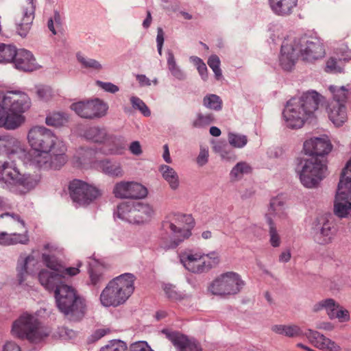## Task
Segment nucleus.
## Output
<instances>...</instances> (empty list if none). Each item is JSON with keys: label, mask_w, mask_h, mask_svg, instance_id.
I'll list each match as a JSON object with an SVG mask.
<instances>
[{"label": "nucleus", "mask_w": 351, "mask_h": 351, "mask_svg": "<svg viewBox=\"0 0 351 351\" xmlns=\"http://www.w3.org/2000/svg\"><path fill=\"white\" fill-rule=\"evenodd\" d=\"M128 347L125 342L120 340H112L103 346L100 351H127Z\"/></svg>", "instance_id": "nucleus-46"}, {"label": "nucleus", "mask_w": 351, "mask_h": 351, "mask_svg": "<svg viewBox=\"0 0 351 351\" xmlns=\"http://www.w3.org/2000/svg\"><path fill=\"white\" fill-rule=\"evenodd\" d=\"M164 35L165 34L162 29L161 27H158L156 42L158 53L160 55L162 54V48L164 43Z\"/></svg>", "instance_id": "nucleus-60"}, {"label": "nucleus", "mask_w": 351, "mask_h": 351, "mask_svg": "<svg viewBox=\"0 0 351 351\" xmlns=\"http://www.w3.org/2000/svg\"><path fill=\"white\" fill-rule=\"evenodd\" d=\"M40 180L38 174H21L12 162H4L0 166V180L17 187L20 193H26L35 188Z\"/></svg>", "instance_id": "nucleus-11"}, {"label": "nucleus", "mask_w": 351, "mask_h": 351, "mask_svg": "<svg viewBox=\"0 0 351 351\" xmlns=\"http://www.w3.org/2000/svg\"><path fill=\"white\" fill-rule=\"evenodd\" d=\"M154 213L148 204L142 202H123L117 206V216L132 223H141L150 219Z\"/></svg>", "instance_id": "nucleus-14"}, {"label": "nucleus", "mask_w": 351, "mask_h": 351, "mask_svg": "<svg viewBox=\"0 0 351 351\" xmlns=\"http://www.w3.org/2000/svg\"><path fill=\"white\" fill-rule=\"evenodd\" d=\"M16 69L23 71H32L36 69V59L32 53L26 49L16 51V55L12 61Z\"/></svg>", "instance_id": "nucleus-27"}, {"label": "nucleus", "mask_w": 351, "mask_h": 351, "mask_svg": "<svg viewBox=\"0 0 351 351\" xmlns=\"http://www.w3.org/2000/svg\"><path fill=\"white\" fill-rule=\"evenodd\" d=\"M89 278L90 284L96 287H100L106 280L103 272L97 269L89 270Z\"/></svg>", "instance_id": "nucleus-44"}, {"label": "nucleus", "mask_w": 351, "mask_h": 351, "mask_svg": "<svg viewBox=\"0 0 351 351\" xmlns=\"http://www.w3.org/2000/svg\"><path fill=\"white\" fill-rule=\"evenodd\" d=\"M55 296L59 311L70 320L81 319L86 312L85 300L72 287L59 283L55 287Z\"/></svg>", "instance_id": "nucleus-6"}, {"label": "nucleus", "mask_w": 351, "mask_h": 351, "mask_svg": "<svg viewBox=\"0 0 351 351\" xmlns=\"http://www.w3.org/2000/svg\"><path fill=\"white\" fill-rule=\"evenodd\" d=\"M208 149L201 147L199 154L197 158V163L199 166H204L208 162Z\"/></svg>", "instance_id": "nucleus-59"}, {"label": "nucleus", "mask_w": 351, "mask_h": 351, "mask_svg": "<svg viewBox=\"0 0 351 351\" xmlns=\"http://www.w3.org/2000/svg\"><path fill=\"white\" fill-rule=\"evenodd\" d=\"M267 223L269 226V243L272 247H278L281 244V239L276 226L273 219L269 216H267Z\"/></svg>", "instance_id": "nucleus-36"}, {"label": "nucleus", "mask_w": 351, "mask_h": 351, "mask_svg": "<svg viewBox=\"0 0 351 351\" xmlns=\"http://www.w3.org/2000/svg\"><path fill=\"white\" fill-rule=\"evenodd\" d=\"M136 80L138 82L140 86H141L151 85L150 80L148 77H147L145 75H137Z\"/></svg>", "instance_id": "nucleus-64"}, {"label": "nucleus", "mask_w": 351, "mask_h": 351, "mask_svg": "<svg viewBox=\"0 0 351 351\" xmlns=\"http://www.w3.org/2000/svg\"><path fill=\"white\" fill-rule=\"evenodd\" d=\"M97 168L104 174L112 178H122L124 171L119 162L105 159L97 162Z\"/></svg>", "instance_id": "nucleus-29"}, {"label": "nucleus", "mask_w": 351, "mask_h": 351, "mask_svg": "<svg viewBox=\"0 0 351 351\" xmlns=\"http://www.w3.org/2000/svg\"><path fill=\"white\" fill-rule=\"evenodd\" d=\"M10 159L22 158L26 156L25 145L17 138L6 134L0 135V155Z\"/></svg>", "instance_id": "nucleus-23"}, {"label": "nucleus", "mask_w": 351, "mask_h": 351, "mask_svg": "<svg viewBox=\"0 0 351 351\" xmlns=\"http://www.w3.org/2000/svg\"><path fill=\"white\" fill-rule=\"evenodd\" d=\"M10 240L12 241L10 245H16L18 243L26 244L29 241V237L27 234H10Z\"/></svg>", "instance_id": "nucleus-54"}, {"label": "nucleus", "mask_w": 351, "mask_h": 351, "mask_svg": "<svg viewBox=\"0 0 351 351\" xmlns=\"http://www.w3.org/2000/svg\"><path fill=\"white\" fill-rule=\"evenodd\" d=\"M5 217L8 218L9 221L14 222L19 226V228H24L25 223L20 219V217L18 215L10 214L8 213L0 215V218H3Z\"/></svg>", "instance_id": "nucleus-57"}, {"label": "nucleus", "mask_w": 351, "mask_h": 351, "mask_svg": "<svg viewBox=\"0 0 351 351\" xmlns=\"http://www.w3.org/2000/svg\"><path fill=\"white\" fill-rule=\"evenodd\" d=\"M208 64L214 72L217 80H219L222 76V73L219 67L220 60L219 57L217 55L210 56L208 60Z\"/></svg>", "instance_id": "nucleus-48"}, {"label": "nucleus", "mask_w": 351, "mask_h": 351, "mask_svg": "<svg viewBox=\"0 0 351 351\" xmlns=\"http://www.w3.org/2000/svg\"><path fill=\"white\" fill-rule=\"evenodd\" d=\"M228 141L233 147L241 148L247 144V139L245 135L229 134Z\"/></svg>", "instance_id": "nucleus-50"}, {"label": "nucleus", "mask_w": 351, "mask_h": 351, "mask_svg": "<svg viewBox=\"0 0 351 351\" xmlns=\"http://www.w3.org/2000/svg\"><path fill=\"white\" fill-rule=\"evenodd\" d=\"M163 290L167 297L173 301L180 300L184 299L185 295L178 291L176 286L171 284H166L163 287Z\"/></svg>", "instance_id": "nucleus-42"}, {"label": "nucleus", "mask_w": 351, "mask_h": 351, "mask_svg": "<svg viewBox=\"0 0 351 351\" xmlns=\"http://www.w3.org/2000/svg\"><path fill=\"white\" fill-rule=\"evenodd\" d=\"M3 351H21V349L16 343L8 341L4 346Z\"/></svg>", "instance_id": "nucleus-63"}, {"label": "nucleus", "mask_w": 351, "mask_h": 351, "mask_svg": "<svg viewBox=\"0 0 351 351\" xmlns=\"http://www.w3.org/2000/svg\"><path fill=\"white\" fill-rule=\"evenodd\" d=\"M271 10L278 15L287 16L292 13L298 0H269Z\"/></svg>", "instance_id": "nucleus-30"}, {"label": "nucleus", "mask_w": 351, "mask_h": 351, "mask_svg": "<svg viewBox=\"0 0 351 351\" xmlns=\"http://www.w3.org/2000/svg\"><path fill=\"white\" fill-rule=\"evenodd\" d=\"M42 257L46 266L51 271L43 269L39 273L38 279L41 285L47 289L53 290L58 284L62 282V274L58 272L60 266L53 256L43 254Z\"/></svg>", "instance_id": "nucleus-20"}, {"label": "nucleus", "mask_w": 351, "mask_h": 351, "mask_svg": "<svg viewBox=\"0 0 351 351\" xmlns=\"http://www.w3.org/2000/svg\"><path fill=\"white\" fill-rule=\"evenodd\" d=\"M112 142L114 145L109 149V152L113 154H122L123 151L125 149V143L123 140L121 138H114Z\"/></svg>", "instance_id": "nucleus-53"}, {"label": "nucleus", "mask_w": 351, "mask_h": 351, "mask_svg": "<svg viewBox=\"0 0 351 351\" xmlns=\"http://www.w3.org/2000/svg\"><path fill=\"white\" fill-rule=\"evenodd\" d=\"M97 84L102 89L111 93H115L118 92L119 90V87L117 85H114L110 82H103L101 81H97Z\"/></svg>", "instance_id": "nucleus-58"}, {"label": "nucleus", "mask_w": 351, "mask_h": 351, "mask_svg": "<svg viewBox=\"0 0 351 351\" xmlns=\"http://www.w3.org/2000/svg\"><path fill=\"white\" fill-rule=\"evenodd\" d=\"M71 110L82 118L94 119L104 117L108 111V104L99 99L80 101L71 106Z\"/></svg>", "instance_id": "nucleus-18"}, {"label": "nucleus", "mask_w": 351, "mask_h": 351, "mask_svg": "<svg viewBox=\"0 0 351 351\" xmlns=\"http://www.w3.org/2000/svg\"><path fill=\"white\" fill-rule=\"evenodd\" d=\"M334 213L341 218L351 216V159L341 174L334 203Z\"/></svg>", "instance_id": "nucleus-12"}, {"label": "nucleus", "mask_w": 351, "mask_h": 351, "mask_svg": "<svg viewBox=\"0 0 351 351\" xmlns=\"http://www.w3.org/2000/svg\"><path fill=\"white\" fill-rule=\"evenodd\" d=\"M252 171L251 167L245 162H238L231 170L230 176L232 180H239L245 174L250 173Z\"/></svg>", "instance_id": "nucleus-37"}, {"label": "nucleus", "mask_w": 351, "mask_h": 351, "mask_svg": "<svg viewBox=\"0 0 351 351\" xmlns=\"http://www.w3.org/2000/svg\"><path fill=\"white\" fill-rule=\"evenodd\" d=\"M163 179L169 184V187L175 191L180 186L179 177L177 172L170 166L163 165L159 168Z\"/></svg>", "instance_id": "nucleus-31"}, {"label": "nucleus", "mask_w": 351, "mask_h": 351, "mask_svg": "<svg viewBox=\"0 0 351 351\" xmlns=\"http://www.w3.org/2000/svg\"><path fill=\"white\" fill-rule=\"evenodd\" d=\"M28 142L33 149L56 153V157L61 161L66 154V145L49 129L36 126L30 129L27 135Z\"/></svg>", "instance_id": "nucleus-8"}, {"label": "nucleus", "mask_w": 351, "mask_h": 351, "mask_svg": "<svg viewBox=\"0 0 351 351\" xmlns=\"http://www.w3.org/2000/svg\"><path fill=\"white\" fill-rule=\"evenodd\" d=\"M204 105L210 109L219 110L221 108L222 101L219 96L211 94L204 98Z\"/></svg>", "instance_id": "nucleus-43"}, {"label": "nucleus", "mask_w": 351, "mask_h": 351, "mask_svg": "<svg viewBox=\"0 0 351 351\" xmlns=\"http://www.w3.org/2000/svg\"><path fill=\"white\" fill-rule=\"evenodd\" d=\"M326 71L328 73H341L343 69L339 65V62L334 58H329L326 64Z\"/></svg>", "instance_id": "nucleus-52"}, {"label": "nucleus", "mask_w": 351, "mask_h": 351, "mask_svg": "<svg viewBox=\"0 0 351 351\" xmlns=\"http://www.w3.org/2000/svg\"><path fill=\"white\" fill-rule=\"evenodd\" d=\"M36 94L40 99L43 101H48L52 98L53 92L51 87L47 86H41L37 88Z\"/></svg>", "instance_id": "nucleus-51"}, {"label": "nucleus", "mask_w": 351, "mask_h": 351, "mask_svg": "<svg viewBox=\"0 0 351 351\" xmlns=\"http://www.w3.org/2000/svg\"><path fill=\"white\" fill-rule=\"evenodd\" d=\"M135 277L125 273L110 280L100 294L101 304L106 307H117L124 304L134 291Z\"/></svg>", "instance_id": "nucleus-5"}, {"label": "nucleus", "mask_w": 351, "mask_h": 351, "mask_svg": "<svg viewBox=\"0 0 351 351\" xmlns=\"http://www.w3.org/2000/svg\"><path fill=\"white\" fill-rule=\"evenodd\" d=\"M293 40L304 61L312 62L324 57L325 49L319 38L304 36Z\"/></svg>", "instance_id": "nucleus-15"}, {"label": "nucleus", "mask_w": 351, "mask_h": 351, "mask_svg": "<svg viewBox=\"0 0 351 351\" xmlns=\"http://www.w3.org/2000/svg\"><path fill=\"white\" fill-rule=\"evenodd\" d=\"M214 121L213 114L208 113L203 114L199 113L197 116V119L193 122V126L194 128H202L212 123Z\"/></svg>", "instance_id": "nucleus-45"}, {"label": "nucleus", "mask_w": 351, "mask_h": 351, "mask_svg": "<svg viewBox=\"0 0 351 351\" xmlns=\"http://www.w3.org/2000/svg\"><path fill=\"white\" fill-rule=\"evenodd\" d=\"M68 121L67 117L60 112H53L46 117V124L49 126L59 127Z\"/></svg>", "instance_id": "nucleus-41"}, {"label": "nucleus", "mask_w": 351, "mask_h": 351, "mask_svg": "<svg viewBox=\"0 0 351 351\" xmlns=\"http://www.w3.org/2000/svg\"><path fill=\"white\" fill-rule=\"evenodd\" d=\"M323 309L326 310L330 319H337L339 322H347L350 319V312L332 298L322 300L315 304L313 307V311L315 313Z\"/></svg>", "instance_id": "nucleus-21"}, {"label": "nucleus", "mask_w": 351, "mask_h": 351, "mask_svg": "<svg viewBox=\"0 0 351 351\" xmlns=\"http://www.w3.org/2000/svg\"><path fill=\"white\" fill-rule=\"evenodd\" d=\"M49 327L45 326L37 315L27 312L22 313L12 324L11 335L16 339L39 344L51 334Z\"/></svg>", "instance_id": "nucleus-4"}, {"label": "nucleus", "mask_w": 351, "mask_h": 351, "mask_svg": "<svg viewBox=\"0 0 351 351\" xmlns=\"http://www.w3.org/2000/svg\"><path fill=\"white\" fill-rule=\"evenodd\" d=\"M35 10V0H24L15 13L16 32L21 36L25 37L29 32L34 19Z\"/></svg>", "instance_id": "nucleus-19"}, {"label": "nucleus", "mask_w": 351, "mask_h": 351, "mask_svg": "<svg viewBox=\"0 0 351 351\" xmlns=\"http://www.w3.org/2000/svg\"><path fill=\"white\" fill-rule=\"evenodd\" d=\"M194 224V219L191 215H168L162 222L159 248L165 251L176 249L191 236Z\"/></svg>", "instance_id": "nucleus-1"}, {"label": "nucleus", "mask_w": 351, "mask_h": 351, "mask_svg": "<svg viewBox=\"0 0 351 351\" xmlns=\"http://www.w3.org/2000/svg\"><path fill=\"white\" fill-rule=\"evenodd\" d=\"M316 328L326 331H332L335 328L333 324L328 322H322L317 324Z\"/></svg>", "instance_id": "nucleus-62"}, {"label": "nucleus", "mask_w": 351, "mask_h": 351, "mask_svg": "<svg viewBox=\"0 0 351 351\" xmlns=\"http://www.w3.org/2000/svg\"><path fill=\"white\" fill-rule=\"evenodd\" d=\"M162 332L172 343L178 351H202L199 343L193 339L178 332L163 329Z\"/></svg>", "instance_id": "nucleus-24"}, {"label": "nucleus", "mask_w": 351, "mask_h": 351, "mask_svg": "<svg viewBox=\"0 0 351 351\" xmlns=\"http://www.w3.org/2000/svg\"><path fill=\"white\" fill-rule=\"evenodd\" d=\"M129 149L132 154L136 156H138L142 153L141 146L138 141L132 142L130 145Z\"/></svg>", "instance_id": "nucleus-61"}, {"label": "nucleus", "mask_w": 351, "mask_h": 351, "mask_svg": "<svg viewBox=\"0 0 351 351\" xmlns=\"http://www.w3.org/2000/svg\"><path fill=\"white\" fill-rule=\"evenodd\" d=\"M332 149L330 141L326 138H311L304 143V152L306 156L320 157L328 154Z\"/></svg>", "instance_id": "nucleus-26"}, {"label": "nucleus", "mask_w": 351, "mask_h": 351, "mask_svg": "<svg viewBox=\"0 0 351 351\" xmlns=\"http://www.w3.org/2000/svg\"><path fill=\"white\" fill-rule=\"evenodd\" d=\"M329 90L333 95V100L332 101H337L339 103L343 104L346 101L350 95L351 83L341 87L330 86L329 87Z\"/></svg>", "instance_id": "nucleus-34"}, {"label": "nucleus", "mask_w": 351, "mask_h": 351, "mask_svg": "<svg viewBox=\"0 0 351 351\" xmlns=\"http://www.w3.org/2000/svg\"><path fill=\"white\" fill-rule=\"evenodd\" d=\"M77 59L82 66L87 69L99 71L102 69L101 64L95 59L84 56L81 53L77 54Z\"/></svg>", "instance_id": "nucleus-40"}, {"label": "nucleus", "mask_w": 351, "mask_h": 351, "mask_svg": "<svg viewBox=\"0 0 351 351\" xmlns=\"http://www.w3.org/2000/svg\"><path fill=\"white\" fill-rule=\"evenodd\" d=\"M81 265H82V263H77L76 267H67L66 269H62L60 267L58 272H60V274H62V282L63 281V279H64L65 275H68L69 276H73L78 274L80 273L79 267H81Z\"/></svg>", "instance_id": "nucleus-55"}, {"label": "nucleus", "mask_w": 351, "mask_h": 351, "mask_svg": "<svg viewBox=\"0 0 351 351\" xmlns=\"http://www.w3.org/2000/svg\"><path fill=\"white\" fill-rule=\"evenodd\" d=\"M69 189L71 198L80 206H87L101 195L99 189L80 180L71 182Z\"/></svg>", "instance_id": "nucleus-17"}, {"label": "nucleus", "mask_w": 351, "mask_h": 351, "mask_svg": "<svg viewBox=\"0 0 351 351\" xmlns=\"http://www.w3.org/2000/svg\"><path fill=\"white\" fill-rule=\"evenodd\" d=\"M320 97L317 92L308 91L298 98L289 99L282 112L287 127L301 128L306 121L314 117L318 110Z\"/></svg>", "instance_id": "nucleus-2"}, {"label": "nucleus", "mask_w": 351, "mask_h": 351, "mask_svg": "<svg viewBox=\"0 0 351 351\" xmlns=\"http://www.w3.org/2000/svg\"><path fill=\"white\" fill-rule=\"evenodd\" d=\"M14 45L0 43V63L11 62L16 55Z\"/></svg>", "instance_id": "nucleus-35"}, {"label": "nucleus", "mask_w": 351, "mask_h": 351, "mask_svg": "<svg viewBox=\"0 0 351 351\" xmlns=\"http://www.w3.org/2000/svg\"><path fill=\"white\" fill-rule=\"evenodd\" d=\"M30 106L29 98L24 93L0 90V128L15 130L25 121V112Z\"/></svg>", "instance_id": "nucleus-3"}, {"label": "nucleus", "mask_w": 351, "mask_h": 351, "mask_svg": "<svg viewBox=\"0 0 351 351\" xmlns=\"http://www.w3.org/2000/svg\"><path fill=\"white\" fill-rule=\"evenodd\" d=\"M244 285V281L239 274L227 271L215 278L210 284L208 289L213 295H232L239 293Z\"/></svg>", "instance_id": "nucleus-13"}, {"label": "nucleus", "mask_w": 351, "mask_h": 351, "mask_svg": "<svg viewBox=\"0 0 351 351\" xmlns=\"http://www.w3.org/2000/svg\"><path fill=\"white\" fill-rule=\"evenodd\" d=\"M130 351H154L146 341H136L130 346Z\"/></svg>", "instance_id": "nucleus-56"}, {"label": "nucleus", "mask_w": 351, "mask_h": 351, "mask_svg": "<svg viewBox=\"0 0 351 351\" xmlns=\"http://www.w3.org/2000/svg\"><path fill=\"white\" fill-rule=\"evenodd\" d=\"M167 62L168 69L173 77L179 80L185 79V74L177 65L174 56L171 51L168 52Z\"/></svg>", "instance_id": "nucleus-39"}, {"label": "nucleus", "mask_w": 351, "mask_h": 351, "mask_svg": "<svg viewBox=\"0 0 351 351\" xmlns=\"http://www.w3.org/2000/svg\"><path fill=\"white\" fill-rule=\"evenodd\" d=\"M332 224L328 221L323 223L319 232L317 233L316 239L319 244L325 245L331 240Z\"/></svg>", "instance_id": "nucleus-38"}, {"label": "nucleus", "mask_w": 351, "mask_h": 351, "mask_svg": "<svg viewBox=\"0 0 351 351\" xmlns=\"http://www.w3.org/2000/svg\"><path fill=\"white\" fill-rule=\"evenodd\" d=\"M84 136L88 141L101 143L107 138V132L104 128L93 126L84 131Z\"/></svg>", "instance_id": "nucleus-33"}, {"label": "nucleus", "mask_w": 351, "mask_h": 351, "mask_svg": "<svg viewBox=\"0 0 351 351\" xmlns=\"http://www.w3.org/2000/svg\"><path fill=\"white\" fill-rule=\"evenodd\" d=\"M55 154L56 153H51V152L32 149L29 152H26V156L20 159L24 160L25 162H29L30 165L40 169H56L60 168L66 163L67 157L66 154H64L60 161L58 160V157H56Z\"/></svg>", "instance_id": "nucleus-16"}, {"label": "nucleus", "mask_w": 351, "mask_h": 351, "mask_svg": "<svg viewBox=\"0 0 351 351\" xmlns=\"http://www.w3.org/2000/svg\"><path fill=\"white\" fill-rule=\"evenodd\" d=\"M113 193L116 197L141 199L147 196V190L138 182L121 181L114 185Z\"/></svg>", "instance_id": "nucleus-22"}, {"label": "nucleus", "mask_w": 351, "mask_h": 351, "mask_svg": "<svg viewBox=\"0 0 351 351\" xmlns=\"http://www.w3.org/2000/svg\"><path fill=\"white\" fill-rule=\"evenodd\" d=\"M329 119L337 127L341 126L347 121L346 107L343 104L330 101L327 107Z\"/></svg>", "instance_id": "nucleus-28"}, {"label": "nucleus", "mask_w": 351, "mask_h": 351, "mask_svg": "<svg viewBox=\"0 0 351 351\" xmlns=\"http://www.w3.org/2000/svg\"><path fill=\"white\" fill-rule=\"evenodd\" d=\"M130 102L132 107L134 109H137L145 117H149L151 114V112L144 101L140 98L132 96L130 98Z\"/></svg>", "instance_id": "nucleus-47"}, {"label": "nucleus", "mask_w": 351, "mask_h": 351, "mask_svg": "<svg viewBox=\"0 0 351 351\" xmlns=\"http://www.w3.org/2000/svg\"><path fill=\"white\" fill-rule=\"evenodd\" d=\"M191 60L196 66L202 80L206 81L208 78V69L205 63L197 56L191 57Z\"/></svg>", "instance_id": "nucleus-49"}, {"label": "nucleus", "mask_w": 351, "mask_h": 351, "mask_svg": "<svg viewBox=\"0 0 351 351\" xmlns=\"http://www.w3.org/2000/svg\"><path fill=\"white\" fill-rule=\"evenodd\" d=\"M178 256L184 268L194 274L207 272L219 263V255L215 252L204 254L193 250H185L180 252Z\"/></svg>", "instance_id": "nucleus-10"}, {"label": "nucleus", "mask_w": 351, "mask_h": 351, "mask_svg": "<svg viewBox=\"0 0 351 351\" xmlns=\"http://www.w3.org/2000/svg\"><path fill=\"white\" fill-rule=\"evenodd\" d=\"M269 214L278 217L280 219L287 218L285 201L282 196L273 197L269 203Z\"/></svg>", "instance_id": "nucleus-32"}, {"label": "nucleus", "mask_w": 351, "mask_h": 351, "mask_svg": "<svg viewBox=\"0 0 351 351\" xmlns=\"http://www.w3.org/2000/svg\"><path fill=\"white\" fill-rule=\"evenodd\" d=\"M271 330L278 335L294 338L304 335L315 348L323 351H341L340 346L317 330L308 329L304 334L301 328L296 324H276Z\"/></svg>", "instance_id": "nucleus-7"}, {"label": "nucleus", "mask_w": 351, "mask_h": 351, "mask_svg": "<svg viewBox=\"0 0 351 351\" xmlns=\"http://www.w3.org/2000/svg\"><path fill=\"white\" fill-rule=\"evenodd\" d=\"M296 172L304 187L313 189L317 187L326 178L327 166L322 158L306 155L300 159L296 167Z\"/></svg>", "instance_id": "nucleus-9"}, {"label": "nucleus", "mask_w": 351, "mask_h": 351, "mask_svg": "<svg viewBox=\"0 0 351 351\" xmlns=\"http://www.w3.org/2000/svg\"><path fill=\"white\" fill-rule=\"evenodd\" d=\"M299 56H300L298 48H296L293 40L286 39L284 40L279 58L280 64L285 71H291Z\"/></svg>", "instance_id": "nucleus-25"}]
</instances>
